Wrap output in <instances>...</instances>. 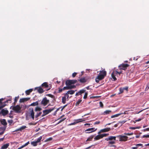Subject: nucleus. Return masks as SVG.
I'll return each instance as SVG.
<instances>
[{
    "instance_id": "43",
    "label": "nucleus",
    "mask_w": 149,
    "mask_h": 149,
    "mask_svg": "<svg viewBox=\"0 0 149 149\" xmlns=\"http://www.w3.org/2000/svg\"><path fill=\"white\" fill-rule=\"evenodd\" d=\"M19 96L18 97H15V102H17V100L19 99Z\"/></svg>"
},
{
    "instance_id": "39",
    "label": "nucleus",
    "mask_w": 149,
    "mask_h": 149,
    "mask_svg": "<svg viewBox=\"0 0 149 149\" xmlns=\"http://www.w3.org/2000/svg\"><path fill=\"white\" fill-rule=\"evenodd\" d=\"M102 138H103L104 137H106L109 135L108 134H101Z\"/></svg>"
},
{
    "instance_id": "12",
    "label": "nucleus",
    "mask_w": 149,
    "mask_h": 149,
    "mask_svg": "<svg viewBox=\"0 0 149 149\" xmlns=\"http://www.w3.org/2000/svg\"><path fill=\"white\" fill-rule=\"evenodd\" d=\"M54 109V108H52L50 109H48L45 110H44L43 111L44 115L43 116L47 114H48L50 113Z\"/></svg>"
},
{
    "instance_id": "47",
    "label": "nucleus",
    "mask_w": 149,
    "mask_h": 149,
    "mask_svg": "<svg viewBox=\"0 0 149 149\" xmlns=\"http://www.w3.org/2000/svg\"><path fill=\"white\" fill-rule=\"evenodd\" d=\"M124 134L130 136V135H133V133H125V134Z\"/></svg>"
},
{
    "instance_id": "26",
    "label": "nucleus",
    "mask_w": 149,
    "mask_h": 149,
    "mask_svg": "<svg viewBox=\"0 0 149 149\" xmlns=\"http://www.w3.org/2000/svg\"><path fill=\"white\" fill-rule=\"evenodd\" d=\"M68 100L65 97H63L62 98V102L65 104V103L66 101Z\"/></svg>"
},
{
    "instance_id": "46",
    "label": "nucleus",
    "mask_w": 149,
    "mask_h": 149,
    "mask_svg": "<svg viewBox=\"0 0 149 149\" xmlns=\"http://www.w3.org/2000/svg\"><path fill=\"white\" fill-rule=\"evenodd\" d=\"M80 81L82 82H85V80L84 79H80Z\"/></svg>"
},
{
    "instance_id": "52",
    "label": "nucleus",
    "mask_w": 149,
    "mask_h": 149,
    "mask_svg": "<svg viewBox=\"0 0 149 149\" xmlns=\"http://www.w3.org/2000/svg\"><path fill=\"white\" fill-rule=\"evenodd\" d=\"M130 129L132 130H135L136 129V127H130Z\"/></svg>"
},
{
    "instance_id": "27",
    "label": "nucleus",
    "mask_w": 149,
    "mask_h": 149,
    "mask_svg": "<svg viewBox=\"0 0 149 149\" xmlns=\"http://www.w3.org/2000/svg\"><path fill=\"white\" fill-rule=\"evenodd\" d=\"M75 91H73V90H70L69 91H68L67 93L68 94H70V95H72L74 93Z\"/></svg>"
},
{
    "instance_id": "6",
    "label": "nucleus",
    "mask_w": 149,
    "mask_h": 149,
    "mask_svg": "<svg viewBox=\"0 0 149 149\" xmlns=\"http://www.w3.org/2000/svg\"><path fill=\"white\" fill-rule=\"evenodd\" d=\"M42 139V136H40L37 139L36 141L31 142V144L33 146H36L37 145V143L40 141Z\"/></svg>"
},
{
    "instance_id": "28",
    "label": "nucleus",
    "mask_w": 149,
    "mask_h": 149,
    "mask_svg": "<svg viewBox=\"0 0 149 149\" xmlns=\"http://www.w3.org/2000/svg\"><path fill=\"white\" fill-rule=\"evenodd\" d=\"M29 141H28V142H27L26 143H25L24 144V145L22 146H20V148L22 149V148H24V147L26 146H27L29 144Z\"/></svg>"
},
{
    "instance_id": "62",
    "label": "nucleus",
    "mask_w": 149,
    "mask_h": 149,
    "mask_svg": "<svg viewBox=\"0 0 149 149\" xmlns=\"http://www.w3.org/2000/svg\"><path fill=\"white\" fill-rule=\"evenodd\" d=\"M141 128V127H136V129H139V128Z\"/></svg>"
},
{
    "instance_id": "64",
    "label": "nucleus",
    "mask_w": 149,
    "mask_h": 149,
    "mask_svg": "<svg viewBox=\"0 0 149 149\" xmlns=\"http://www.w3.org/2000/svg\"><path fill=\"white\" fill-rule=\"evenodd\" d=\"M123 88L124 89V90H127L128 88L127 87H126V88Z\"/></svg>"
},
{
    "instance_id": "45",
    "label": "nucleus",
    "mask_w": 149,
    "mask_h": 149,
    "mask_svg": "<svg viewBox=\"0 0 149 149\" xmlns=\"http://www.w3.org/2000/svg\"><path fill=\"white\" fill-rule=\"evenodd\" d=\"M99 104H100V107H101L102 108L103 107V104L102 103V102H99Z\"/></svg>"
},
{
    "instance_id": "63",
    "label": "nucleus",
    "mask_w": 149,
    "mask_h": 149,
    "mask_svg": "<svg viewBox=\"0 0 149 149\" xmlns=\"http://www.w3.org/2000/svg\"><path fill=\"white\" fill-rule=\"evenodd\" d=\"M3 100V99H0V103H2L1 102L2 100Z\"/></svg>"
},
{
    "instance_id": "40",
    "label": "nucleus",
    "mask_w": 149,
    "mask_h": 149,
    "mask_svg": "<svg viewBox=\"0 0 149 149\" xmlns=\"http://www.w3.org/2000/svg\"><path fill=\"white\" fill-rule=\"evenodd\" d=\"M52 139V138L51 137L49 138L45 141V142H47L51 141Z\"/></svg>"
},
{
    "instance_id": "17",
    "label": "nucleus",
    "mask_w": 149,
    "mask_h": 149,
    "mask_svg": "<svg viewBox=\"0 0 149 149\" xmlns=\"http://www.w3.org/2000/svg\"><path fill=\"white\" fill-rule=\"evenodd\" d=\"M102 136L101 134H99L96 136L94 138L95 140H97L100 139L102 138Z\"/></svg>"
},
{
    "instance_id": "11",
    "label": "nucleus",
    "mask_w": 149,
    "mask_h": 149,
    "mask_svg": "<svg viewBox=\"0 0 149 149\" xmlns=\"http://www.w3.org/2000/svg\"><path fill=\"white\" fill-rule=\"evenodd\" d=\"M128 66L129 65L127 64H122L120 65L119 67L120 69L125 70Z\"/></svg>"
},
{
    "instance_id": "24",
    "label": "nucleus",
    "mask_w": 149,
    "mask_h": 149,
    "mask_svg": "<svg viewBox=\"0 0 149 149\" xmlns=\"http://www.w3.org/2000/svg\"><path fill=\"white\" fill-rule=\"evenodd\" d=\"M33 91V89H29L28 90H26L25 92L26 95H29V94L30 93L32 92Z\"/></svg>"
},
{
    "instance_id": "20",
    "label": "nucleus",
    "mask_w": 149,
    "mask_h": 149,
    "mask_svg": "<svg viewBox=\"0 0 149 149\" xmlns=\"http://www.w3.org/2000/svg\"><path fill=\"white\" fill-rule=\"evenodd\" d=\"M26 128V127L25 126H23L21 127L20 128H19V129H17L15 131H22V130H24L25 128Z\"/></svg>"
},
{
    "instance_id": "56",
    "label": "nucleus",
    "mask_w": 149,
    "mask_h": 149,
    "mask_svg": "<svg viewBox=\"0 0 149 149\" xmlns=\"http://www.w3.org/2000/svg\"><path fill=\"white\" fill-rule=\"evenodd\" d=\"M65 118H64L63 119H62V120H61L59 122V123L62 122V121H64L65 119Z\"/></svg>"
},
{
    "instance_id": "48",
    "label": "nucleus",
    "mask_w": 149,
    "mask_h": 149,
    "mask_svg": "<svg viewBox=\"0 0 149 149\" xmlns=\"http://www.w3.org/2000/svg\"><path fill=\"white\" fill-rule=\"evenodd\" d=\"M77 73L76 72H74L72 74V76L73 77H74L77 74Z\"/></svg>"
},
{
    "instance_id": "29",
    "label": "nucleus",
    "mask_w": 149,
    "mask_h": 149,
    "mask_svg": "<svg viewBox=\"0 0 149 149\" xmlns=\"http://www.w3.org/2000/svg\"><path fill=\"white\" fill-rule=\"evenodd\" d=\"M2 113L4 115H5L8 113V111L6 110H2Z\"/></svg>"
},
{
    "instance_id": "42",
    "label": "nucleus",
    "mask_w": 149,
    "mask_h": 149,
    "mask_svg": "<svg viewBox=\"0 0 149 149\" xmlns=\"http://www.w3.org/2000/svg\"><path fill=\"white\" fill-rule=\"evenodd\" d=\"M87 95H88L87 93V92L86 93H85L84 95V98L85 99H86L87 97Z\"/></svg>"
},
{
    "instance_id": "35",
    "label": "nucleus",
    "mask_w": 149,
    "mask_h": 149,
    "mask_svg": "<svg viewBox=\"0 0 149 149\" xmlns=\"http://www.w3.org/2000/svg\"><path fill=\"white\" fill-rule=\"evenodd\" d=\"M41 110V109L40 108L38 107H37L35 109V110L36 111H40Z\"/></svg>"
},
{
    "instance_id": "16",
    "label": "nucleus",
    "mask_w": 149,
    "mask_h": 149,
    "mask_svg": "<svg viewBox=\"0 0 149 149\" xmlns=\"http://www.w3.org/2000/svg\"><path fill=\"white\" fill-rule=\"evenodd\" d=\"M9 146V143L4 144L2 146L0 149H6Z\"/></svg>"
},
{
    "instance_id": "5",
    "label": "nucleus",
    "mask_w": 149,
    "mask_h": 149,
    "mask_svg": "<svg viewBox=\"0 0 149 149\" xmlns=\"http://www.w3.org/2000/svg\"><path fill=\"white\" fill-rule=\"evenodd\" d=\"M77 80H68L66 81L65 84L67 86H71L70 85L72 84H74L76 83ZM74 87V86H72Z\"/></svg>"
},
{
    "instance_id": "59",
    "label": "nucleus",
    "mask_w": 149,
    "mask_h": 149,
    "mask_svg": "<svg viewBox=\"0 0 149 149\" xmlns=\"http://www.w3.org/2000/svg\"><path fill=\"white\" fill-rule=\"evenodd\" d=\"M4 139V138H2L0 139V142L2 141Z\"/></svg>"
},
{
    "instance_id": "32",
    "label": "nucleus",
    "mask_w": 149,
    "mask_h": 149,
    "mask_svg": "<svg viewBox=\"0 0 149 149\" xmlns=\"http://www.w3.org/2000/svg\"><path fill=\"white\" fill-rule=\"evenodd\" d=\"M42 86H44L46 88L48 87V85L47 82H45V83H43L42 85Z\"/></svg>"
},
{
    "instance_id": "14",
    "label": "nucleus",
    "mask_w": 149,
    "mask_h": 149,
    "mask_svg": "<svg viewBox=\"0 0 149 149\" xmlns=\"http://www.w3.org/2000/svg\"><path fill=\"white\" fill-rule=\"evenodd\" d=\"M30 98L29 97L21 98L20 99L19 102L20 103L24 102L29 100H30Z\"/></svg>"
},
{
    "instance_id": "31",
    "label": "nucleus",
    "mask_w": 149,
    "mask_h": 149,
    "mask_svg": "<svg viewBox=\"0 0 149 149\" xmlns=\"http://www.w3.org/2000/svg\"><path fill=\"white\" fill-rule=\"evenodd\" d=\"M38 104V102L37 101V102H33V103L31 104V106H35L37 105Z\"/></svg>"
},
{
    "instance_id": "4",
    "label": "nucleus",
    "mask_w": 149,
    "mask_h": 149,
    "mask_svg": "<svg viewBox=\"0 0 149 149\" xmlns=\"http://www.w3.org/2000/svg\"><path fill=\"white\" fill-rule=\"evenodd\" d=\"M120 141H126L127 140L128 137L125 136L123 135H119L117 136Z\"/></svg>"
},
{
    "instance_id": "36",
    "label": "nucleus",
    "mask_w": 149,
    "mask_h": 149,
    "mask_svg": "<svg viewBox=\"0 0 149 149\" xmlns=\"http://www.w3.org/2000/svg\"><path fill=\"white\" fill-rule=\"evenodd\" d=\"M82 100H78V101H77L76 103V106H77L81 102Z\"/></svg>"
},
{
    "instance_id": "57",
    "label": "nucleus",
    "mask_w": 149,
    "mask_h": 149,
    "mask_svg": "<svg viewBox=\"0 0 149 149\" xmlns=\"http://www.w3.org/2000/svg\"><path fill=\"white\" fill-rule=\"evenodd\" d=\"M125 122H126V121H123L121 122H120V123L122 124H123V123H125Z\"/></svg>"
},
{
    "instance_id": "13",
    "label": "nucleus",
    "mask_w": 149,
    "mask_h": 149,
    "mask_svg": "<svg viewBox=\"0 0 149 149\" xmlns=\"http://www.w3.org/2000/svg\"><path fill=\"white\" fill-rule=\"evenodd\" d=\"M110 130V128H107L104 129H102L100 130L98 133V134H100V133L102 132H107L109 131Z\"/></svg>"
},
{
    "instance_id": "25",
    "label": "nucleus",
    "mask_w": 149,
    "mask_h": 149,
    "mask_svg": "<svg viewBox=\"0 0 149 149\" xmlns=\"http://www.w3.org/2000/svg\"><path fill=\"white\" fill-rule=\"evenodd\" d=\"M111 112V110H106V111H104L103 112V114H104V115L108 114H109Z\"/></svg>"
},
{
    "instance_id": "15",
    "label": "nucleus",
    "mask_w": 149,
    "mask_h": 149,
    "mask_svg": "<svg viewBox=\"0 0 149 149\" xmlns=\"http://www.w3.org/2000/svg\"><path fill=\"white\" fill-rule=\"evenodd\" d=\"M135 145V146L132 147L131 149H137L139 146H141V148L143 147V144L141 143L137 144Z\"/></svg>"
},
{
    "instance_id": "33",
    "label": "nucleus",
    "mask_w": 149,
    "mask_h": 149,
    "mask_svg": "<svg viewBox=\"0 0 149 149\" xmlns=\"http://www.w3.org/2000/svg\"><path fill=\"white\" fill-rule=\"evenodd\" d=\"M77 120L78 123L84 121L85 120L83 119H77Z\"/></svg>"
},
{
    "instance_id": "7",
    "label": "nucleus",
    "mask_w": 149,
    "mask_h": 149,
    "mask_svg": "<svg viewBox=\"0 0 149 149\" xmlns=\"http://www.w3.org/2000/svg\"><path fill=\"white\" fill-rule=\"evenodd\" d=\"M22 107L19 105H17L13 107V110L16 112L18 113L20 111Z\"/></svg>"
},
{
    "instance_id": "58",
    "label": "nucleus",
    "mask_w": 149,
    "mask_h": 149,
    "mask_svg": "<svg viewBox=\"0 0 149 149\" xmlns=\"http://www.w3.org/2000/svg\"><path fill=\"white\" fill-rule=\"evenodd\" d=\"M141 119H141L139 118L138 120H136L137 122H138V121H139L140 120H141Z\"/></svg>"
},
{
    "instance_id": "3",
    "label": "nucleus",
    "mask_w": 149,
    "mask_h": 149,
    "mask_svg": "<svg viewBox=\"0 0 149 149\" xmlns=\"http://www.w3.org/2000/svg\"><path fill=\"white\" fill-rule=\"evenodd\" d=\"M116 139V137L115 136H111L108 138H106L105 140L108 141H110L109 142V144H114L115 143V141Z\"/></svg>"
},
{
    "instance_id": "41",
    "label": "nucleus",
    "mask_w": 149,
    "mask_h": 149,
    "mask_svg": "<svg viewBox=\"0 0 149 149\" xmlns=\"http://www.w3.org/2000/svg\"><path fill=\"white\" fill-rule=\"evenodd\" d=\"M143 138H149V134L144 135L142 136Z\"/></svg>"
},
{
    "instance_id": "9",
    "label": "nucleus",
    "mask_w": 149,
    "mask_h": 149,
    "mask_svg": "<svg viewBox=\"0 0 149 149\" xmlns=\"http://www.w3.org/2000/svg\"><path fill=\"white\" fill-rule=\"evenodd\" d=\"M49 102V100L46 97H45L42 100L41 104L43 106H45Z\"/></svg>"
},
{
    "instance_id": "37",
    "label": "nucleus",
    "mask_w": 149,
    "mask_h": 149,
    "mask_svg": "<svg viewBox=\"0 0 149 149\" xmlns=\"http://www.w3.org/2000/svg\"><path fill=\"white\" fill-rule=\"evenodd\" d=\"M85 92V91L84 90H82L80 91L79 92V94L80 95L81 94H82L84 93Z\"/></svg>"
},
{
    "instance_id": "44",
    "label": "nucleus",
    "mask_w": 149,
    "mask_h": 149,
    "mask_svg": "<svg viewBox=\"0 0 149 149\" xmlns=\"http://www.w3.org/2000/svg\"><path fill=\"white\" fill-rule=\"evenodd\" d=\"M143 131L144 132L146 131H149V127L143 130Z\"/></svg>"
},
{
    "instance_id": "55",
    "label": "nucleus",
    "mask_w": 149,
    "mask_h": 149,
    "mask_svg": "<svg viewBox=\"0 0 149 149\" xmlns=\"http://www.w3.org/2000/svg\"><path fill=\"white\" fill-rule=\"evenodd\" d=\"M84 125L85 126H86V125H88V126H89L90 125V124H89V123H86L85 124H84Z\"/></svg>"
},
{
    "instance_id": "8",
    "label": "nucleus",
    "mask_w": 149,
    "mask_h": 149,
    "mask_svg": "<svg viewBox=\"0 0 149 149\" xmlns=\"http://www.w3.org/2000/svg\"><path fill=\"white\" fill-rule=\"evenodd\" d=\"M118 73V72L117 71H113L111 73V76L113 81H116L117 80L116 77L117 76Z\"/></svg>"
},
{
    "instance_id": "38",
    "label": "nucleus",
    "mask_w": 149,
    "mask_h": 149,
    "mask_svg": "<svg viewBox=\"0 0 149 149\" xmlns=\"http://www.w3.org/2000/svg\"><path fill=\"white\" fill-rule=\"evenodd\" d=\"M65 97L66 99H67V100H68V99L69 98V96L68 95V94L67 93H66L65 95V96H64Z\"/></svg>"
},
{
    "instance_id": "19",
    "label": "nucleus",
    "mask_w": 149,
    "mask_h": 149,
    "mask_svg": "<svg viewBox=\"0 0 149 149\" xmlns=\"http://www.w3.org/2000/svg\"><path fill=\"white\" fill-rule=\"evenodd\" d=\"M67 86L64 87L63 88V90H68L70 89H71L72 88H74V87L72 86Z\"/></svg>"
},
{
    "instance_id": "61",
    "label": "nucleus",
    "mask_w": 149,
    "mask_h": 149,
    "mask_svg": "<svg viewBox=\"0 0 149 149\" xmlns=\"http://www.w3.org/2000/svg\"><path fill=\"white\" fill-rule=\"evenodd\" d=\"M79 94V92H78V93H77L76 94V96H78V95Z\"/></svg>"
},
{
    "instance_id": "18",
    "label": "nucleus",
    "mask_w": 149,
    "mask_h": 149,
    "mask_svg": "<svg viewBox=\"0 0 149 149\" xmlns=\"http://www.w3.org/2000/svg\"><path fill=\"white\" fill-rule=\"evenodd\" d=\"M35 89L37 90L38 92L40 93H42L43 92V89L40 87L36 88Z\"/></svg>"
},
{
    "instance_id": "2",
    "label": "nucleus",
    "mask_w": 149,
    "mask_h": 149,
    "mask_svg": "<svg viewBox=\"0 0 149 149\" xmlns=\"http://www.w3.org/2000/svg\"><path fill=\"white\" fill-rule=\"evenodd\" d=\"M27 116L30 118H31L33 120L34 118V112L32 108L29 109L27 113Z\"/></svg>"
},
{
    "instance_id": "53",
    "label": "nucleus",
    "mask_w": 149,
    "mask_h": 149,
    "mask_svg": "<svg viewBox=\"0 0 149 149\" xmlns=\"http://www.w3.org/2000/svg\"><path fill=\"white\" fill-rule=\"evenodd\" d=\"M63 90V88L62 89H60V88H59V92H62V91Z\"/></svg>"
},
{
    "instance_id": "30",
    "label": "nucleus",
    "mask_w": 149,
    "mask_h": 149,
    "mask_svg": "<svg viewBox=\"0 0 149 149\" xmlns=\"http://www.w3.org/2000/svg\"><path fill=\"white\" fill-rule=\"evenodd\" d=\"M1 123L3 125H6L7 124V123L6 122V120H2L1 121Z\"/></svg>"
},
{
    "instance_id": "21",
    "label": "nucleus",
    "mask_w": 149,
    "mask_h": 149,
    "mask_svg": "<svg viewBox=\"0 0 149 149\" xmlns=\"http://www.w3.org/2000/svg\"><path fill=\"white\" fill-rule=\"evenodd\" d=\"M5 130L4 127L0 128V135L3 134Z\"/></svg>"
},
{
    "instance_id": "50",
    "label": "nucleus",
    "mask_w": 149,
    "mask_h": 149,
    "mask_svg": "<svg viewBox=\"0 0 149 149\" xmlns=\"http://www.w3.org/2000/svg\"><path fill=\"white\" fill-rule=\"evenodd\" d=\"M100 122L99 121L96 122L94 123V125L98 124L100 123Z\"/></svg>"
},
{
    "instance_id": "51",
    "label": "nucleus",
    "mask_w": 149,
    "mask_h": 149,
    "mask_svg": "<svg viewBox=\"0 0 149 149\" xmlns=\"http://www.w3.org/2000/svg\"><path fill=\"white\" fill-rule=\"evenodd\" d=\"M75 123H74V122L73 123H71V124H70L69 125H75Z\"/></svg>"
},
{
    "instance_id": "10",
    "label": "nucleus",
    "mask_w": 149,
    "mask_h": 149,
    "mask_svg": "<svg viewBox=\"0 0 149 149\" xmlns=\"http://www.w3.org/2000/svg\"><path fill=\"white\" fill-rule=\"evenodd\" d=\"M97 129L93 127L87 129L85 131V132L86 133H90L96 131Z\"/></svg>"
},
{
    "instance_id": "23",
    "label": "nucleus",
    "mask_w": 149,
    "mask_h": 149,
    "mask_svg": "<svg viewBox=\"0 0 149 149\" xmlns=\"http://www.w3.org/2000/svg\"><path fill=\"white\" fill-rule=\"evenodd\" d=\"M94 137L93 135L90 136L86 140V141H91Z\"/></svg>"
},
{
    "instance_id": "54",
    "label": "nucleus",
    "mask_w": 149,
    "mask_h": 149,
    "mask_svg": "<svg viewBox=\"0 0 149 149\" xmlns=\"http://www.w3.org/2000/svg\"><path fill=\"white\" fill-rule=\"evenodd\" d=\"M47 95L52 97H53V95L51 94H48Z\"/></svg>"
},
{
    "instance_id": "22",
    "label": "nucleus",
    "mask_w": 149,
    "mask_h": 149,
    "mask_svg": "<svg viewBox=\"0 0 149 149\" xmlns=\"http://www.w3.org/2000/svg\"><path fill=\"white\" fill-rule=\"evenodd\" d=\"M123 114V113H119L117 114H115V115L112 116H111V118H114L117 117H118L119 116H120V115H121V114Z\"/></svg>"
},
{
    "instance_id": "1",
    "label": "nucleus",
    "mask_w": 149,
    "mask_h": 149,
    "mask_svg": "<svg viewBox=\"0 0 149 149\" xmlns=\"http://www.w3.org/2000/svg\"><path fill=\"white\" fill-rule=\"evenodd\" d=\"M107 74L106 72L103 70L100 71L99 74L95 78V81L98 83L100 81L103 79Z\"/></svg>"
},
{
    "instance_id": "34",
    "label": "nucleus",
    "mask_w": 149,
    "mask_h": 149,
    "mask_svg": "<svg viewBox=\"0 0 149 149\" xmlns=\"http://www.w3.org/2000/svg\"><path fill=\"white\" fill-rule=\"evenodd\" d=\"M124 91V89L120 88L119 89L120 92L118 93L119 94H120L122 93Z\"/></svg>"
},
{
    "instance_id": "60",
    "label": "nucleus",
    "mask_w": 149,
    "mask_h": 149,
    "mask_svg": "<svg viewBox=\"0 0 149 149\" xmlns=\"http://www.w3.org/2000/svg\"><path fill=\"white\" fill-rule=\"evenodd\" d=\"M4 107V106H0V109H1L3 107Z\"/></svg>"
},
{
    "instance_id": "49",
    "label": "nucleus",
    "mask_w": 149,
    "mask_h": 149,
    "mask_svg": "<svg viewBox=\"0 0 149 149\" xmlns=\"http://www.w3.org/2000/svg\"><path fill=\"white\" fill-rule=\"evenodd\" d=\"M74 122L75 124L78 123L77 119L74 120Z\"/></svg>"
}]
</instances>
